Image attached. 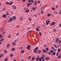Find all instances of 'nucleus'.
Segmentation results:
<instances>
[{"instance_id":"obj_1","label":"nucleus","mask_w":61,"mask_h":61,"mask_svg":"<svg viewBox=\"0 0 61 61\" xmlns=\"http://www.w3.org/2000/svg\"><path fill=\"white\" fill-rule=\"evenodd\" d=\"M39 56H37V58L36 59V60L37 61H39V60L40 61H42V60L41 59V58L40 57H39Z\"/></svg>"},{"instance_id":"obj_2","label":"nucleus","mask_w":61,"mask_h":61,"mask_svg":"<svg viewBox=\"0 0 61 61\" xmlns=\"http://www.w3.org/2000/svg\"><path fill=\"white\" fill-rule=\"evenodd\" d=\"M30 47H31V46L30 45H28V46L27 47V48L28 50H30Z\"/></svg>"},{"instance_id":"obj_3","label":"nucleus","mask_w":61,"mask_h":61,"mask_svg":"<svg viewBox=\"0 0 61 61\" xmlns=\"http://www.w3.org/2000/svg\"><path fill=\"white\" fill-rule=\"evenodd\" d=\"M49 57H47L46 58V60H49Z\"/></svg>"},{"instance_id":"obj_4","label":"nucleus","mask_w":61,"mask_h":61,"mask_svg":"<svg viewBox=\"0 0 61 61\" xmlns=\"http://www.w3.org/2000/svg\"><path fill=\"white\" fill-rule=\"evenodd\" d=\"M12 7H13V9H16V7L15 5H13L12 6Z\"/></svg>"},{"instance_id":"obj_5","label":"nucleus","mask_w":61,"mask_h":61,"mask_svg":"<svg viewBox=\"0 0 61 61\" xmlns=\"http://www.w3.org/2000/svg\"><path fill=\"white\" fill-rule=\"evenodd\" d=\"M3 18H6V15L5 14L3 15Z\"/></svg>"},{"instance_id":"obj_6","label":"nucleus","mask_w":61,"mask_h":61,"mask_svg":"<svg viewBox=\"0 0 61 61\" xmlns=\"http://www.w3.org/2000/svg\"><path fill=\"white\" fill-rule=\"evenodd\" d=\"M59 40V39L58 38H57L56 39V40H55V41L56 43H57L58 42V41Z\"/></svg>"},{"instance_id":"obj_7","label":"nucleus","mask_w":61,"mask_h":61,"mask_svg":"<svg viewBox=\"0 0 61 61\" xmlns=\"http://www.w3.org/2000/svg\"><path fill=\"white\" fill-rule=\"evenodd\" d=\"M13 19L14 20H15L16 19V17L15 16H13Z\"/></svg>"},{"instance_id":"obj_8","label":"nucleus","mask_w":61,"mask_h":61,"mask_svg":"<svg viewBox=\"0 0 61 61\" xmlns=\"http://www.w3.org/2000/svg\"><path fill=\"white\" fill-rule=\"evenodd\" d=\"M37 4V3L36 2V1H35V3H34V5H36Z\"/></svg>"},{"instance_id":"obj_9","label":"nucleus","mask_w":61,"mask_h":61,"mask_svg":"<svg viewBox=\"0 0 61 61\" xmlns=\"http://www.w3.org/2000/svg\"><path fill=\"white\" fill-rule=\"evenodd\" d=\"M44 9V7H42L41 8V11H42Z\"/></svg>"},{"instance_id":"obj_10","label":"nucleus","mask_w":61,"mask_h":61,"mask_svg":"<svg viewBox=\"0 0 61 61\" xmlns=\"http://www.w3.org/2000/svg\"><path fill=\"white\" fill-rule=\"evenodd\" d=\"M38 54H40L41 53V51L38 50L37 51Z\"/></svg>"},{"instance_id":"obj_11","label":"nucleus","mask_w":61,"mask_h":61,"mask_svg":"<svg viewBox=\"0 0 61 61\" xmlns=\"http://www.w3.org/2000/svg\"><path fill=\"white\" fill-rule=\"evenodd\" d=\"M4 40V38H3L1 39L0 40V42H2Z\"/></svg>"},{"instance_id":"obj_12","label":"nucleus","mask_w":61,"mask_h":61,"mask_svg":"<svg viewBox=\"0 0 61 61\" xmlns=\"http://www.w3.org/2000/svg\"><path fill=\"white\" fill-rule=\"evenodd\" d=\"M29 9H28V10H25V12L26 13H28V12H29Z\"/></svg>"},{"instance_id":"obj_13","label":"nucleus","mask_w":61,"mask_h":61,"mask_svg":"<svg viewBox=\"0 0 61 61\" xmlns=\"http://www.w3.org/2000/svg\"><path fill=\"white\" fill-rule=\"evenodd\" d=\"M10 21H11V22H12L13 21V19L12 18H10Z\"/></svg>"},{"instance_id":"obj_14","label":"nucleus","mask_w":61,"mask_h":61,"mask_svg":"<svg viewBox=\"0 0 61 61\" xmlns=\"http://www.w3.org/2000/svg\"><path fill=\"white\" fill-rule=\"evenodd\" d=\"M14 50H15V49L14 48H12L11 49V51H13Z\"/></svg>"},{"instance_id":"obj_15","label":"nucleus","mask_w":61,"mask_h":61,"mask_svg":"<svg viewBox=\"0 0 61 61\" xmlns=\"http://www.w3.org/2000/svg\"><path fill=\"white\" fill-rule=\"evenodd\" d=\"M0 55L1 57H3V56H4V54H2L1 55Z\"/></svg>"},{"instance_id":"obj_16","label":"nucleus","mask_w":61,"mask_h":61,"mask_svg":"<svg viewBox=\"0 0 61 61\" xmlns=\"http://www.w3.org/2000/svg\"><path fill=\"white\" fill-rule=\"evenodd\" d=\"M9 46H10V44H8L7 45V48H9Z\"/></svg>"},{"instance_id":"obj_17","label":"nucleus","mask_w":61,"mask_h":61,"mask_svg":"<svg viewBox=\"0 0 61 61\" xmlns=\"http://www.w3.org/2000/svg\"><path fill=\"white\" fill-rule=\"evenodd\" d=\"M35 60V57H33L31 59V61H33V60Z\"/></svg>"},{"instance_id":"obj_18","label":"nucleus","mask_w":61,"mask_h":61,"mask_svg":"<svg viewBox=\"0 0 61 61\" xmlns=\"http://www.w3.org/2000/svg\"><path fill=\"white\" fill-rule=\"evenodd\" d=\"M2 37H3V35H0V39H1V38H2Z\"/></svg>"},{"instance_id":"obj_19","label":"nucleus","mask_w":61,"mask_h":61,"mask_svg":"<svg viewBox=\"0 0 61 61\" xmlns=\"http://www.w3.org/2000/svg\"><path fill=\"white\" fill-rule=\"evenodd\" d=\"M5 3L6 4H7V5H9L10 4V3H9L8 2H5Z\"/></svg>"},{"instance_id":"obj_20","label":"nucleus","mask_w":61,"mask_h":61,"mask_svg":"<svg viewBox=\"0 0 61 61\" xmlns=\"http://www.w3.org/2000/svg\"><path fill=\"white\" fill-rule=\"evenodd\" d=\"M35 50H37L38 49V48L37 47H36L35 48Z\"/></svg>"},{"instance_id":"obj_21","label":"nucleus","mask_w":61,"mask_h":61,"mask_svg":"<svg viewBox=\"0 0 61 61\" xmlns=\"http://www.w3.org/2000/svg\"><path fill=\"white\" fill-rule=\"evenodd\" d=\"M13 4V2H10V5H12Z\"/></svg>"},{"instance_id":"obj_22","label":"nucleus","mask_w":61,"mask_h":61,"mask_svg":"<svg viewBox=\"0 0 61 61\" xmlns=\"http://www.w3.org/2000/svg\"><path fill=\"white\" fill-rule=\"evenodd\" d=\"M42 51H43V52L45 53H46V50H42Z\"/></svg>"},{"instance_id":"obj_23","label":"nucleus","mask_w":61,"mask_h":61,"mask_svg":"<svg viewBox=\"0 0 61 61\" xmlns=\"http://www.w3.org/2000/svg\"><path fill=\"white\" fill-rule=\"evenodd\" d=\"M4 52H5V53L6 54H7V51H6V50H4Z\"/></svg>"},{"instance_id":"obj_24","label":"nucleus","mask_w":61,"mask_h":61,"mask_svg":"<svg viewBox=\"0 0 61 61\" xmlns=\"http://www.w3.org/2000/svg\"><path fill=\"white\" fill-rule=\"evenodd\" d=\"M5 61H8V59L7 58H6L4 59Z\"/></svg>"},{"instance_id":"obj_25","label":"nucleus","mask_w":61,"mask_h":61,"mask_svg":"<svg viewBox=\"0 0 61 61\" xmlns=\"http://www.w3.org/2000/svg\"><path fill=\"white\" fill-rule=\"evenodd\" d=\"M58 43L60 44L61 43V41H60V40H59L58 41Z\"/></svg>"},{"instance_id":"obj_26","label":"nucleus","mask_w":61,"mask_h":61,"mask_svg":"<svg viewBox=\"0 0 61 61\" xmlns=\"http://www.w3.org/2000/svg\"><path fill=\"white\" fill-rule=\"evenodd\" d=\"M31 33V31H28V35H30Z\"/></svg>"},{"instance_id":"obj_27","label":"nucleus","mask_w":61,"mask_h":61,"mask_svg":"<svg viewBox=\"0 0 61 61\" xmlns=\"http://www.w3.org/2000/svg\"><path fill=\"white\" fill-rule=\"evenodd\" d=\"M12 44H13V45H14V46H15V43L14 42H13L12 43Z\"/></svg>"},{"instance_id":"obj_28","label":"nucleus","mask_w":61,"mask_h":61,"mask_svg":"<svg viewBox=\"0 0 61 61\" xmlns=\"http://www.w3.org/2000/svg\"><path fill=\"white\" fill-rule=\"evenodd\" d=\"M47 16L48 17L50 16H51V15L50 14H48L47 15Z\"/></svg>"},{"instance_id":"obj_29","label":"nucleus","mask_w":61,"mask_h":61,"mask_svg":"<svg viewBox=\"0 0 61 61\" xmlns=\"http://www.w3.org/2000/svg\"><path fill=\"white\" fill-rule=\"evenodd\" d=\"M20 20L21 21V20H23V17H20Z\"/></svg>"},{"instance_id":"obj_30","label":"nucleus","mask_w":61,"mask_h":61,"mask_svg":"<svg viewBox=\"0 0 61 61\" xmlns=\"http://www.w3.org/2000/svg\"><path fill=\"white\" fill-rule=\"evenodd\" d=\"M46 22H47L48 23H50V21L49 20H47L46 21Z\"/></svg>"},{"instance_id":"obj_31","label":"nucleus","mask_w":61,"mask_h":61,"mask_svg":"<svg viewBox=\"0 0 61 61\" xmlns=\"http://www.w3.org/2000/svg\"><path fill=\"white\" fill-rule=\"evenodd\" d=\"M54 46L56 48H57V47L55 45H54Z\"/></svg>"},{"instance_id":"obj_32","label":"nucleus","mask_w":61,"mask_h":61,"mask_svg":"<svg viewBox=\"0 0 61 61\" xmlns=\"http://www.w3.org/2000/svg\"><path fill=\"white\" fill-rule=\"evenodd\" d=\"M25 52L24 50H22L21 51V53H24Z\"/></svg>"},{"instance_id":"obj_33","label":"nucleus","mask_w":61,"mask_h":61,"mask_svg":"<svg viewBox=\"0 0 61 61\" xmlns=\"http://www.w3.org/2000/svg\"><path fill=\"white\" fill-rule=\"evenodd\" d=\"M56 52H54L53 53V55H56Z\"/></svg>"},{"instance_id":"obj_34","label":"nucleus","mask_w":61,"mask_h":61,"mask_svg":"<svg viewBox=\"0 0 61 61\" xmlns=\"http://www.w3.org/2000/svg\"><path fill=\"white\" fill-rule=\"evenodd\" d=\"M52 25H55V22H53V23H52Z\"/></svg>"},{"instance_id":"obj_35","label":"nucleus","mask_w":61,"mask_h":61,"mask_svg":"<svg viewBox=\"0 0 61 61\" xmlns=\"http://www.w3.org/2000/svg\"><path fill=\"white\" fill-rule=\"evenodd\" d=\"M58 58L59 59H60V58H61V56H58Z\"/></svg>"},{"instance_id":"obj_36","label":"nucleus","mask_w":61,"mask_h":61,"mask_svg":"<svg viewBox=\"0 0 61 61\" xmlns=\"http://www.w3.org/2000/svg\"><path fill=\"white\" fill-rule=\"evenodd\" d=\"M36 50H34V52L35 53H36Z\"/></svg>"},{"instance_id":"obj_37","label":"nucleus","mask_w":61,"mask_h":61,"mask_svg":"<svg viewBox=\"0 0 61 61\" xmlns=\"http://www.w3.org/2000/svg\"><path fill=\"white\" fill-rule=\"evenodd\" d=\"M10 56L11 57H12L13 56V54H11L10 55Z\"/></svg>"},{"instance_id":"obj_38","label":"nucleus","mask_w":61,"mask_h":61,"mask_svg":"<svg viewBox=\"0 0 61 61\" xmlns=\"http://www.w3.org/2000/svg\"><path fill=\"white\" fill-rule=\"evenodd\" d=\"M32 4L31 3V2H30L29 3V5H31Z\"/></svg>"},{"instance_id":"obj_39","label":"nucleus","mask_w":61,"mask_h":61,"mask_svg":"<svg viewBox=\"0 0 61 61\" xmlns=\"http://www.w3.org/2000/svg\"><path fill=\"white\" fill-rule=\"evenodd\" d=\"M54 13L55 14H56V15H57V12L56 11H54Z\"/></svg>"},{"instance_id":"obj_40","label":"nucleus","mask_w":61,"mask_h":61,"mask_svg":"<svg viewBox=\"0 0 61 61\" xmlns=\"http://www.w3.org/2000/svg\"><path fill=\"white\" fill-rule=\"evenodd\" d=\"M52 9L53 10H55V8H52Z\"/></svg>"},{"instance_id":"obj_41","label":"nucleus","mask_w":61,"mask_h":61,"mask_svg":"<svg viewBox=\"0 0 61 61\" xmlns=\"http://www.w3.org/2000/svg\"><path fill=\"white\" fill-rule=\"evenodd\" d=\"M31 56H30L28 57V59H31Z\"/></svg>"},{"instance_id":"obj_42","label":"nucleus","mask_w":61,"mask_h":61,"mask_svg":"<svg viewBox=\"0 0 61 61\" xmlns=\"http://www.w3.org/2000/svg\"><path fill=\"white\" fill-rule=\"evenodd\" d=\"M51 53H53V50H51Z\"/></svg>"},{"instance_id":"obj_43","label":"nucleus","mask_w":61,"mask_h":61,"mask_svg":"<svg viewBox=\"0 0 61 61\" xmlns=\"http://www.w3.org/2000/svg\"><path fill=\"white\" fill-rule=\"evenodd\" d=\"M42 56H43V57H45V55L43 54H42Z\"/></svg>"},{"instance_id":"obj_44","label":"nucleus","mask_w":61,"mask_h":61,"mask_svg":"<svg viewBox=\"0 0 61 61\" xmlns=\"http://www.w3.org/2000/svg\"><path fill=\"white\" fill-rule=\"evenodd\" d=\"M34 2V0H32L31 1V2L32 3H33Z\"/></svg>"},{"instance_id":"obj_45","label":"nucleus","mask_w":61,"mask_h":61,"mask_svg":"<svg viewBox=\"0 0 61 61\" xmlns=\"http://www.w3.org/2000/svg\"><path fill=\"white\" fill-rule=\"evenodd\" d=\"M41 13L42 14H43L44 13V11H41Z\"/></svg>"},{"instance_id":"obj_46","label":"nucleus","mask_w":61,"mask_h":61,"mask_svg":"<svg viewBox=\"0 0 61 61\" xmlns=\"http://www.w3.org/2000/svg\"><path fill=\"white\" fill-rule=\"evenodd\" d=\"M36 30L37 31H39V29L38 28H36Z\"/></svg>"},{"instance_id":"obj_47","label":"nucleus","mask_w":61,"mask_h":61,"mask_svg":"<svg viewBox=\"0 0 61 61\" xmlns=\"http://www.w3.org/2000/svg\"><path fill=\"white\" fill-rule=\"evenodd\" d=\"M46 51H48V48H46Z\"/></svg>"},{"instance_id":"obj_48","label":"nucleus","mask_w":61,"mask_h":61,"mask_svg":"<svg viewBox=\"0 0 61 61\" xmlns=\"http://www.w3.org/2000/svg\"><path fill=\"white\" fill-rule=\"evenodd\" d=\"M50 25H51V26H52V25H53V23H51Z\"/></svg>"},{"instance_id":"obj_49","label":"nucleus","mask_w":61,"mask_h":61,"mask_svg":"<svg viewBox=\"0 0 61 61\" xmlns=\"http://www.w3.org/2000/svg\"><path fill=\"white\" fill-rule=\"evenodd\" d=\"M27 8H24V10H27Z\"/></svg>"},{"instance_id":"obj_50","label":"nucleus","mask_w":61,"mask_h":61,"mask_svg":"<svg viewBox=\"0 0 61 61\" xmlns=\"http://www.w3.org/2000/svg\"><path fill=\"white\" fill-rule=\"evenodd\" d=\"M58 52H57L56 54V56H58Z\"/></svg>"},{"instance_id":"obj_51","label":"nucleus","mask_w":61,"mask_h":61,"mask_svg":"<svg viewBox=\"0 0 61 61\" xmlns=\"http://www.w3.org/2000/svg\"><path fill=\"white\" fill-rule=\"evenodd\" d=\"M58 51H60V49L59 48L58 49Z\"/></svg>"},{"instance_id":"obj_52","label":"nucleus","mask_w":61,"mask_h":61,"mask_svg":"<svg viewBox=\"0 0 61 61\" xmlns=\"http://www.w3.org/2000/svg\"><path fill=\"white\" fill-rule=\"evenodd\" d=\"M11 35H10L9 36H8V38H10V37H11Z\"/></svg>"},{"instance_id":"obj_53","label":"nucleus","mask_w":61,"mask_h":61,"mask_svg":"<svg viewBox=\"0 0 61 61\" xmlns=\"http://www.w3.org/2000/svg\"><path fill=\"white\" fill-rule=\"evenodd\" d=\"M31 1H32V0H29L28 2H30V3L31 2Z\"/></svg>"},{"instance_id":"obj_54","label":"nucleus","mask_w":61,"mask_h":61,"mask_svg":"<svg viewBox=\"0 0 61 61\" xmlns=\"http://www.w3.org/2000/svg\"><path fill=\"white\" fill-rule=\"evenodd\" d=\"M33 10H35V7H33Z\"/></svg>"},{"instance_id":"obj_55","label":"nucleus","mask_w":61,"mask_h":61,"mask_svg":"<svg viewBox=\"0 0 61 61\" xmlns=\"http://www.w3.org/2000/svg\"><path fill=\"white\" fill-rule=\"evenodd\" d=\"M44 47H46V44H45V45H44Z\"/></svg>"},{"instance_id":"obj_56","label":"nucleus","mask_w":61,"mask_h":61,"mask_svg":"<svg viewBox=\"0 0 61 61\" xmlns=\"http://www.w3.org/2000/svg\"><path fill=\"white\" fill-rule=\"evenodd\" d=\"M39 35H40V36H41L42 35V34H41V33H40L39 34Z\"/></svg>"},{"instance_id":"obj_57","label":"nucleus","mask_w":61,"mask_h":61,"mask_svg":"<svg viewBox=\"0 0 61 61\" xmlns=\"http://www.w3.org/2000/svg\"><path fill=\"white\" fill-rule=\"evenodd\" d=\"M45 61V58H44L42 59V61Z\"/></svg>"},{"instance_id":"obj_58","label":"nucleus","mask_w":61,"mask_h":61,"mask_svg":"<svg viewBox=\"0 0 61 61\" xmlns=\"http://www.w3.org/2000/svg\"><path fill=\"white\" fill-rule=\"evenodd\" d=\"M51 49H53V50H54V48L53 47H51Z\"/></svg>"},{"instance_id":"obj_59","label":"nucleus","mask_w":61,"mask_h":61,"mask_svg":"<svg viewBox=\"0 0 61 61\" xmlns=\"http://www.w3.org/2000/svg\"><path fill=\"white\" fill-rule=\"evenodd\" d=\"M37 28H40V27H39V26H37Z\"/></svg>"},{"instance_id":"obj_60","label":"nucleus","mask_w":61,"mask_h":61,"mask_svg":"<svg viewBox=\"0 0 61 61\" xmlns=\"http://www.w3.org/2000/svg\"><path fill=\"white\" fill-rule=\"evenodd\" d=\"M30 27H29L28 28V29H27V30H29V29H30Z\"/></svg>"},{"instance_id":"obj_61","label":"nucleus","mask_w":61,"mask_h":61,"mask_svg":"<svg viewBox=\"0 0 61 61\" xmlns=\"http://www.w3.org/2000/svg\"><path fill=\"white\" fill-rule=\"evenodd\" d=\"M56 29H54V32H56Z\"/></svg>"},{"instance_id":"obj_62","label":"nucleus","mask_w":61,"mask_h":61,"mask_svg":"<svg viewBox=\"0 0 61 61\" xmlns=\"http://www.w3.org/2000/svg\"><path fill=\"white\" fill-rule=\"evenodd\" d=\"M6 14L7 15H9V13H8L7 12Z\"/></svg>"},{"instance_id":"obj_63","label":"nucleus","mask_w":61,"mask_h":61,"mask_svg":"<svg viewBox=\"0 0 61 61\" xmlns=\"http://www.w3.org/2000/svg\"><path fill=\"white\" fill-rule=\"evenodd\" d=\"M2 10L3 11H5V9L4 8Z\"/></svg>"},{"instance_id":"obj_64","label":"nucleus","mask_w":61,"mask_h":61,"mask_svg":"<svg viewBox=\"0 0 61 61\" xmlns=\"http://www.w3.org/2000/svg\"><path fill=\"white\" fill-rule=\"evenodd\" d=\"M11 21H10V20H9L8 21V22L9 23H10V22H11Z\"/></svg>"}]
</instances>
